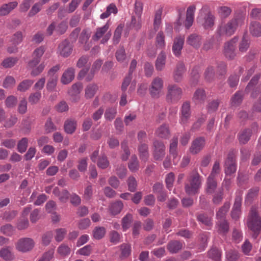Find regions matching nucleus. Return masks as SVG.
<instances>
[{
  "mask_svg": "<svg viewBox=\"0 0 261 261\" xmlns=\"http://www.w3.org/2000/svg\"><path fill=\"white\" fill-rule=\"evenodd\" d=\"M67 232L65 228H58L55 230V239L56 241L60 242L63 240Z\"/></svg>",
  "mask_w": 261,
  "mask_h": 261,
  "instance_id": "nucleus-49",
  "label": "nucleus"
},
{
  "mask_svg": "<svg viewBox=\"0 0 261 261\" xmlns=\"http://www.w3.org/2000/svg\"><path fill=\"white\" fill-rule=\"evenodd\" d=\"M152 154L155 161H162L165 155L166 147L162 141L154 140L153 142Z\"/></svg>",
  "mask_w": 261,
  "mask_h": 261,
  "instance_id": "nucleus-8",
  "label": "nucleus"
},
{
  "mask_svg": "<svg viewBox=\"0 0 261 261\" xmlns=\"http://www.w3.org/2000/svg\"><path fill=\"white\" fill-rule=\"evenodd\" d=\"M247 227L253 232L252 237L256 239L261 230V217L256 206H251L247 219Z\"/></svg>",
  "mask_w": 261,
  "mask_h": 261,
  "instance_id": "nucleus-1",
  "label": "nucleus"
},
{
  "mask_svg": "<svg viewBox=\"0 0 261 261\" xmlns=\"http://www.w3.org/2000/svg\"><path fill=\"white\" fill-rule=\"evenodd\" d=\"M205 144V138L203 137H198L192 141L189 151L192 154H196L203 149Z\"/></svg>",
  "mask_w": 261,
  "mask_h": 261,
  "instance_id": "nucleus-13",
  "label": "nucleus"
},
{
  "mask_svg": "<svg viewBox=\"0 0 261 261\" xmlns=\"http://www.w3.org/2000/svg\"><path fill=\"white\" fill-rule=\"evenodd\" d=\"M28 145V139L27 138H22L18 143L17 150L20 153L24 152Z\"/></svg>",
  "mask_w": 261,
  "mask_h": 261,
  "instance_id": "nucleus-55",
  "label": "nucleus"
},
{
  "mask_svg": "<svg viewBox=\"0 0 261 261\" xmlns=\"http://www.w3.org/2000/svg\"><path fill=\"white\" fill-rule=\"evenodd\" d=\"M252 131L249 128H245L241 130L238 134V137L241 144H246L250 139Z\"/></svg>",
  "mask_w": 261,
  "mask_h": 261,
  "instance_id": "nucleus-27",
  "label": "nucleus"
},
{
  "mask_svg": "<svg viewBox=\"0 0 261 261\" xmlns=\"http://www.w3.org/2000/svg\"><path fill=\"white\" fill-rule=\"evenodd\" d=\"M116 113V109L114 108H109L106 110L105 113V118L108 120L111 121L115 117Z\"/></svg>",
  "mask_w": 261,
  "mask_h": 261,
  "instance_id": "nucleus-64",
  "label": "nucleus"
},
{
  "mask_svg": "<svg viewBox=\"0 0 261 261\" xmlns=\"http://www.w3.org/2000/svg\"><path fill=\"white\" fill-rule=\"evenodd\" d=\"M186 71L185 65L182 63H179L174 72L173 79L175 82H180L183 77V74Z\"/></svg>",
  "mask_w": 261,
  "mask_h": 261,
  "instance_id": "nucleus-22",
  "label": "nucleus"
},
{
  "mask_svg": "<svg viewBox=\"0 0 261 261\" xmlns=\"http://www.w3.org/2000/svg\"><path fill=\"white\" fill-rule=\"evenodd\" d=\"M109 28V24L108 22L103 27L97 28L95 34L92 36V39L98 41L108 31Z\"/></svg>",
  "mask_w": 261,
  "mask_h": 261,
  "instance_id": "nucleus-36",
  "label": "nucleus"
},
{
  "mask_svg": "<svg viewBox=\"0 0 261 261\" xmlns=\"http://www.w3.org/2000/svg\"><path fill=\"white\" fill-rule=\"evenodd\" d=\"M182 243L177 240H173L169 242L167 245V249L172 253H177L182 248Z\"/></svg>",
  "mask_w": 261,
  "mask_h": 261,
  "instance_id": "nucleus-31",
  "label": "nucleus"
},
{
  "mask_svg": "<svg viewBox=\"0 0 261 261\" xmlns=\"http://www.w3.org/2000/svg\"><path fill=\"white\" fill-rule=\"evenodd\" d=\"M197 220L206 226L212 225V218L205 214H200L197 216Z\"/></svg>",
  "mask_w": 261,
  "mask_h": 261,
  "instance_id": "nucleus-51",
  "label": "nucleus"
},
{
  "mask_svg": "<svg viewBox=\"0 0 261 261\" xmlns=\"http://www.w3.org/2000/svg\"><path fill=\"white\" fill-rule=\"evenodd\" d=\"M216 178L208 176L206 181V192L212 194L214 192L217 187Z\"/></svg>",
  "mask_w": 261,
  "mask_h": 261,
  "instance_id": "nucleus-34",
  "label": "nucleus"
},
{
  "mask_svg": "<svg viewBox=\"0 0 261 261\" xmlns=\"http://www.w3.org/2000/svg\"><path fill=\"white\" fill-rule=\"evenodd\" d=\"M177 143H178L177 137H173V138L171 139V142L170 144L169 152H170V153L173 156V163L175 165H176L177 164V163L178 161V158H177Z\"/></svg>",
  "mask_w": 261,
  "mask_h": 261,
  "instance_id": "nucleus-21",
  "label": "nucleus"
},
{
  "mask_svg": "<svg viewBox=\"0 0 261 261\" xmlns=\"http://www.w3.org/2000/svg\"><path fill=\"white\" fill-rule=\"evenodd\" d=\"M242 191H238L236 193L234 202L231 212V216L232 219L238 220L241 214V205L242 200Z\"/></svg>",
  "mask_w": 261,
  "mask_h": 261,
  "instance_id": "nucleus-9",
  "label": "nucleus"
},
{
  "mask_svg": "<svg viewBox=\"0 0 261 261\" xmlns=\"http://www.w3.org/2000/svg\"><path fill=\"white\" fill-rule=\"evenodd\" d=\"M202 15V13H200V15L197 17V21L205 29L210 28L214 25L215 17L211 13H207L203 19L201 18Z\"/></svg>",
  "mask_w": 261,
  "mask_h": 261,
  "instance_id": "nucleus-15",
  "label": "nucleus"
},
{
  "mask_svg": "<svg viewBox=\"0 0 261 261\" xmlns=\"http://www.w3.org/2000/svg\"><path fill=\"white\" fill-rule=\"evenodd\" d=\"M73 50L72 45L67 40H64L58 46V52L64 58L69 57Z\"/></svg>",
  "mask_w": 261,
  "mask_h": 261,
  "instance_id": "nucleus-14",
  "label": "nucleus"
},
{
  "mask_svg": "<svg viewBox=\"0 0 261 261\" xmlns=\"http://www.w3.org/2000/svg\"><path fill=\"white\" fill-rule=\"evenodd\" d=\"M98 87L96 85L89 84L85 88V96L87 99L92 98L96 93Z\"/></svg>",
  "mask_w": 261,
  "mask_h": 261,
  "instance_id": "nucleus-38",
  "label": "nucleus"
},
{
  "mask_svg": "<svg viewBox=\"0 0 261 261\" xmlns=\"http://www.w3.org/2000/svg\"><path fill=\"white\" fill-rule=\"evenodd\" d=\"M162 14V8H160L156 10L154 19L153 26L155 31L159 29L160 25L161 22V16Z\"/></svg>",
  "mask_w": 261,
  "mask_h": 261,
  "instance_id": "nucleus-50",
  "label": "nucleus"
},
{
  "mask_svg": "<svg viewBox=\"0 0 261 261\" xmlns=\"http://www.w3.org/2000/svg\"><path fill=\"white\" fill-rule=\"evenodd\" d=\"M127 169L123 164H119L116 168V174L120 178H123L126 176Z\"/></svg>",
  "mask_w": 261,
  "mask_h": 261,
  "instance_id": "nucleus-56",
  "label": "nucleus"
},
{
  "mask_svg": "<svg viewBox=\"0 0 261 261\" xmlns=\"http://www.w3.org/2000/svg\"><path fill=\"white\" fill-rule=\"evenodd\" d=\"M208 258L215 261H219L221 259V252L216 248H212L208 252Z\"/></svg>",
  "mask_w": 261,
  "mask_h": 261,
  "instance_id": "nucleus-48",
  "label": "nucleus"
},
{
  "mask_svg": "<svg viewBox=\"0 0 261 261\" xmlns=\"http://www.w3.org/2000/svg\"><path fill=\"white\" fill-rule=\"evenodd\" d=\"M238 24L237 19H232L224 25L220 27L218 29V33L220 36H231L236 31Z\"/></svg>",
  "mask_w": 261,
  "mask_h": 261,
  "instance_id": "nucleus-7",
  "label": "nucleus"
},
{
  "mask_svg": "<svg viewBox=\"0 0 261 261\" xmlns=\"http://www.w3.org/2000/svg\"><path fill=\"white\" fill-rule=\"evenodd\" d=\"M23 40V34L21 31H17L13 34L10 41L13 44L17 45L20 43Z\"/></svg>",
  "mask_w": 261,
  "mask_h": 261,
  "instance_id": "nucleus-53",
  "label": "nucleus"
},
{
  "mask_svg": "<svg viewBox=\"0 0 261 261\" xmlns=\"http://www.w3.org/2000/svg\"><path fill=\"white\" fill-rule=\"evenodd\" d=\"M188 182L185 185V190L189 195L198 193L201 186L200 176L196 171H192L188 178Z\"/></svg>",
  "mask_w": 261,
  "mask_h": 261,
  "instance_id": "nucleus-2",
  "label": "nucleus"
},
{
  "mask_svg": "<svg viewBox=\"0 0 261 261\" xmlns=\"http://www.w3.org/2000/svg\"><path fill=\"white\" fill-rule=\"evenodd\" d=\"M58 82V76L57 75H51L49 77L46 84V89L49 91H53L56 88Z\"/></svg>",
  "mask_w": 261,
  "mask_h": 261,
  "instance_id": "nucleus-44",
  "label": "nucleus"
},
{
  "mask_svg": "<svg viewBox=\"0 0 261 261\" xmlns=\"http://www.w3.org/2000/svg\"><path fill=\"white\" fill-rule=\"evenodd\" d=\"M34 81L31 80H25L20 82L17 86V90L24 92L27 91L31 87L33 84Z\"/></svg>",
  "mask_w": 261,
  "mask_h": 261,
  "instance_id": "nucleus-42",
  "label": "nucleus"
},
{
  "mask_svg": "<svg viewBox=\"0 0 261 261\" xmlns=\"http://www.w3.org/2000/svg\"><path fill=\"white\" fill-rule=\"evenodd\" d=\"M0 257L5 260H13L15 259L14 253L10 246H6L0 250Z\"/></svg>",
  "mask_w": 261,
  "mask_h": 261,
  "instance_id": "nucleus-20",
  "label": "nucleus"
},
{
  "mask_svg": "<svg viewBox=\"0 0 261 261\" xmlns=\"http://www.w3.org/2000/svg\"><path fill=\"white\" fill-rule=\"evenodd\" d=\"M120 248L121 251V259H124L130 254L131 247L129 244H123L120 246Z\"/></svg>",
  "mask_w": 261,
  "mask_h": 261,
  "instance_id": "nucleus-57",
  "label": "nucleus"
},
{
  "mask_svg": "<svg viewBox=\"0 0 261 261\" xmlns=\"http://www.w3.org/2000/svg\"><path fill=\"white\" fill-rule=\"evenodd\" d=\"M259 192L258 187H254L249 190L245 199V204H250L257 196Z\"/></svg>",
  "mask_w": 261,
  "mask_h": 261,
  "instance_id": "nucleus-30",
  "label": "nucleus"
},
{
  "mask_svg": "<svg viewBox=\"0 0 261 261\" xmlns=\"http://www.w3.org/2000/svg\"><path fill=\"white\" fill-rule=\"evenodd\" d=\"M249 31L254 37L261 36V24L257 21H253L250 23Z\"/></svg>",
  "mask_w": 261,
  "mask_h": 261,
  "instance_id": "nucleus-32",
  "label": "nucleus"
},
{
  "mask_svg": "<svg viewBox=\"0 0 261 261\" xmlns=\"http://www.w3.org/2000/svg\"><path fill=\"white\" fill-rule=\"evenodd\" d=\"M128 167L132 172H136L139 170V163L136 155L134 154L131 156L128 164Z\"/></svg>",
  "mask_w": 261,
  "mask_h": 261,
  "instance_id": "nucleus-40",
  "label": "nucleus"
},
{
  "mask_svg": "<svg viewBox=\"0 0 261 261\" xmlns=\"http://www.w3.org/2000/svg\"><path fill=\"white\" fill-rule=\"evenodd\" d=\"M35 246L34 241L30 238H22L15 244L16 249L21 252L25 253L31 251Z\"/></svg>",
  "mask_w": 261,
  "mask_h": 261,
  "instance_id": "nucleus-6",
  "label": "nucleus"
},
{
  "mask_svg": "<svg viewBox=\"0 0 261 261\" xmlns=\"http://www.w3.org/2000/svg\"><path fill=\"white\" fill-rule=\"evenodd\" d=\"M166 55L164 51H161L158 55L155 63V69L157 71H162L165 67Z\"/></svg>",
  "mask_w": 261,
  "mask_h": 261,
  "instance_id": "nucleus-24",
  "label": "nucleus"
},
{
  "mask_svg": "<svg viewBox=\"0 0 261 261\" xmlns=\"http://www.w3.org/2000/svg\"><path fill=\"white\" fill-rule=\"evenodd\" d=\"M184 42V36H178L174 39L172 46V51L175 56L178 57L180 55Z\"/></svg>",
  "mask_w": 261,
  "mask_h": 261,
  "instance_id": "nucleus-16",
  "label": "nucleus"
},
{
  "mask_svg": "<svg viewBox=\"0 0 261 261\" xmlns=\"http://www.w3.org/2000/svg\"><path fill=\"white\" fill-rule=\"evenodd\" d=\"M243 94L241 91L237 92L231 99V106L237 107L241 104L243 100Z\"/></svg>",
  "mask_w": 261,
  "mask_h": 261,
  "instance_id": "nucleus-47",
  "label": "nucleus"
},
{
  "mask_svg": "<svg viewBox=\"0 0 261 261\" xmlns=\"http://www.w3.org/2000/svg\"><path fill=\"white\" fill-rule=\"evenodd\" d=\"M124 205L121 200H117L110 204L108 207V212L110 214L114 217L121 213Z\"/></svg>",
  "mask_w": 261,
  "mask_h": 261,
  "instance_id": "nucleus-17",
  "label": "nucleus"
},
{
  "mask_svg": "<svg viewBox=\"0 0 261 261\" xmlns=\"http://www.w3.org/2000/svg\"><path fill=\"white\" fill-rule=\"evenodd\" d=\"M75 69L73 67L68 68L63 73L61 82L63 84H69L74 78Z\"/></svg>",
  "mask_w": 261,
  "mask_h": 261,
  "instance_id": "nucleus-19",
  "label": "nucleus"
},
{
  "mask_svg": "<svg viewBox=\"0 0 261 261\" xmlns=\"http://www.w3.org/2000/svg\"><path fill=\"white\" fill-rule=\"evenodd\" d=\"M201 37L195 34L190 35L187 39L188 44L195 48H198L201 45Z\"/></svg>",
  "mask_w": 261,
  "mask_h": 261,
  "instance_id": "nucleus-28",
  "label": "nucleus"
},
{
  "mask_svg": "<svg viewBox=\"0 0 261 261\" xmlns=\"http://www.w3.org/2000/svg\"><path fill=\"white\" fill-rule=\"evenodd\" d=\"M155 133L158 137L163 139H167L170 135L169 126L166 124H163L158 127Z\"/></svg>",
  "mask_w": 261,
  "mask_h": 261,
  "instance_id": "nucleus-25",
  "label": "nucleus"
},
{
  "mask_svg": "<svg viewBox=\"0 0 261 261\" xmlns=\"http://www.w3.org/2000/svg\"><path fill=\"white\" fill-rule=\"evenodd\" d=\"M166 95L167 100L171 103L177 102L182 97V90L181 88L175 84L168 85Z\"/></svg>",
  "mask_w": 261,
  "mask_h": 261,
  "instance_id": "nucleus-4",
  "label": "nucleus"
},
{
  "mask_svg": "<svg viewBox=\"0 0 261 261\" xmlns=\"http://www.w3.org/2000/svg\"><path fill=\"white\" fill-rule=\"evenodd\" d=\"M133 222V215L131 214L127 213L124 216L121 220V225L124 231L128 229Z\"/></svg>",
  "mask_w": 261,
  "mask_h": 261,
  "instance_id": "nucleus-39",
  "label": "nucleus"
},
{
  "mask_svg": "<svg viewBox=\"0 0 261 261\" xmlns=\"http://www.w3.org/2000/svg\"><path fill=\"white\" fill-rule=\"evenodd\" d=\"M41 97V94L40 91H36L31 93L29 97V101L32 105H34L39 102Z\"/></svg>",
  "mask_w": 261,
  "mask_h": 261,
  "instance_id": "nucleus-60",
  "label": "nucleus"
},
{
  "mask_svg": "<svg viewBox=\"0 0 261 261\" xmlns=\"http://www.w3.org/2000/svg\"><path fill=\"white\" fill-rule=\"evenodd\" d=\"M82 85L81 83L74 84L68 90V93L71 96L73 97L75 99H79L77 95L82 91Z\"/></svg>",
  "mask_w": 261,
  "mask_h": 261,
  "instance_id": "nucleus-35",
  "label": "nucleus"
},
{
  "mask_svg": "<svg viewBox=\"0 0 261 261\" xmlns=\"http://www.w3.org/2000/svg\"><path fill=\"white\" fill-rule=\"evenodd\" d=\"M230 203L225 202L224 205L221 206L216 213V218L219 220H224L225 217L230 208Z\"/></svg>",
  "mask_w": 261,
  "mask_h": 261,
  "instance_id": "nucleus-37",
  "label": "nucleus"
},
{
  "mask_svg": "<svg viewBox=\"0 0 261 261\" xmlns=\"http://www.w3.org/2000/svg\"><path fill=\"white\" fill-rule=\"evenodd\" d=\"M191 115V106L189 101L184 102L180 109L179 122L181 124H187Z\"/></svg>",
  "mask_w": 261,
  "mask_h": 261,
  "instance_id": "nucleus-11",
  "label": "nucleus"
},
{
  "mask_svg": "<svg viewBox=\"0 0 261 261\" xmlns=\"http://www.w3.org/2000/svg\"><path fill=\"white\" fill-rule=\"evenodd\" d=\"M259 79V75H254L245 88V92L250 93V96L253 98L258 97V99H261V85L256 86Z\"/></svg>",
  "mask_w": 261,
  "mask_h": 261,
  "instance_id": "nucleus-3",
  "label": "nucleus"
},
{
  "mask_svg": "<svg viewBox=\"0 0 261 261\" xmlns=\"http://www.w3.org/2000/svg\"><path fill=\"white\" fill-rule=\"evenodd\" d=\"M117 60L119 62H123L126 59L125 51L123 47H120L115 53Z\"/></svg>",
  "mask_w": 261,
  "mask_h": 261,
  "instance_id": "nucleus-62",
  "label": "nucleus"
},
{
  "mask_svg": "<svg viewBox=\"0 0 261 261\" xmlns=\"http://www.w3.org/2000/svg\"><path fill=\"white\" fill-rule=\"evenodd\" d=\"M121 146L123 151V153L121 155V159L124 161H126L128 160L129 156L130 155V152L128 146L127 141L124 140L123 142H122Z\"/></svg>",
  "mask_w": 261,
  "mask_h": 261,
  "instance_id": "nucleus-41",
  "label": "nucleus"
},
{
  "mask_svg": "<svg viewBox=\"0 0 261 261\" xmlns=\"http://www.w3.org/2000/svg\"><path fill=\"white\" fill-rule=\"evenodd\" d=\"M18 3L17 1H13L3 4L0 7V16H4L9 14L13 10L17 7Z\"/></svg>",
  "mask_w": 261,
  "mask_h": 261,
  "instance_id": "nucleus-18",
  "label": "nucleus"
},
{
  "mask_svg": "<svg viewBox=\"0 0 261 261\" xmlns=\"http://www.w3.org/2000/svg\"><path fill=\"white\" fill-rule=\"evenodd\" d=\"M106 232V230L104 227H96L93 230V236L95 239L100 240L104 237Z\"/></svg>",
  "mask_w": 261,
  "mask_h": 261,
  "instance_id": "nucleus-45",
  "label": "nucleus"
},
{
  "mask_svg": "<svg viewBox=\"0 0 261 261\" xmlns=\"http://www.w3.org/2000/svg\"><path fill=\"white\" fill-rule=\"evenodd\" d=\"M250 46V41L245 35L243 36L239 44V50L244 53L247 51Z\"/></svg>",
  "mask_w": 261,
  "mask_h": 261,
  "instance_id": "nucleus-43",
  "label": "nucleus"
},
{
  "mask_svg": "<svg viewBox=\"0 0 261 261\" xmlns=\"http://www.w3.org/2000/svg\"><path fill=\"white\" fill-rule=\"evenodd\" d=\"M128 190L131 192H134L137 188V181L136 178L133 176H129L127 180Z\"/></svg>",
  "mask_w": 261,
  "mask_h": 261,
  "instance_id": "nucleus-52",
  "label": "nucleus"
},
{
  "mask_svg": "<svg viewBox=\"0 0 261 261\" xmlns=\"http://www.w3.org/2000/svg\"><path fill=\"white\" fill-rule=\"evenodd\" d=\"M238 39L234 37L225 44L224 54L227 58L232 59L236 56V43Z\"/></svg>",
  "mask_w": 261,
  "mask_h": 261,
  "instance_id": "nucleus-12",
  "label": "nucleus"
},
{
  "mask_svg": "<svg viewBox=\"0 0 261 261\" xmlns=\"http://www.w3.org/2000/svg\"><path fill=\"white\" fill-rule=\"evenodd\" d=\"M217 231L219 234L224 235L229 231V224L225 220H219L216 224Z\"/></svg>",
  "mask_w": 261,
  "mask_h": 261,
  "instance_id": "nucleus-26",
  "label": "nucleus"
},
{
  "mask_svg": "<svg viewBox=\"0 0 261 261\" xmlns=\"http://www.w3.org/2000/svg\"><path fill=\"white\" fill-rule=\"evenodd\" d=\"M237 171L236 157L232 153H229L224 164V171L227 176L234 174Z\"/></svg>",
  "mask_w": 261,
  "mask_h": 261,
  "instance_id": "nucleus-10",
  "label": "nucleus"
},
{
  "mask_svg": "<svg viewBox=\"0 0 261 261\" xmlns=\"http://www.w3.org/2000/svg\"><path fill=\"white\" fill-rule=\"evenodd\" d=\"M29 225V222L27 218L20 217L17 221V228L19 230L27 229Z\"/></svg>",
  "mask_w": 261,
  "mask_h": 261,
  "instance_id": "nucleus-54",
  "label": "nucleus"
},
{
  "mask_svg": "<svg viewBox=\"0 0 261 261\" xmlns=\"http://www.w3.org/2000/svg\"><path fill=\"white\" fill-rule=\"evenodd\" d=\"M164 87V81L159 77L156 76L152 80L149 87V93L152 97L158 98L162 94Z\"/></svg>",
  "mask_w": 261,
  "mask_h": 261,
  "instance_id": "nucleus-5",
  "label": "nucleus"
},
{
  "mask_svg": "<svg viewBox=\"0 0 261 261\" xmlns=\"http://www.w3.org/2000/svg\"><path fill=\"white\" fill-rule=\"evenodd\" d=\"M123 28V26L120 24L115 30L113 38L114 44H118L119 43L121 38Z\"/></svg>",
  "mask_w": 261,
  "mask_h": 261,
  "instance_id": "nucleus-61",
  "label": "nucleus"
},
{
  "mask_svg": "<svg viewBox=\"0 0 261 261\" xmlns=\"http://www.w3.org/2000/svg\"><path fill=\"white\" fill-rule=\"evenodd\" d=\"M206 94L203 89H198L195 92L193 100L196 103H202L206 99Z\"/></svg>",
  "mask_w": 261,
  "mask_h": 261,
  "instance_id": "nucleus-33",
  "label": "nucleus"
},
{
  "mask_svg": "<svg viewBox=\"0 0 261 261\" xmlns=\"http://www.w3.org/2000/svg\"><path fill=\"white\" fill-rule=\"evenodd\" d=\"M77 122L74 119H69L65 121L64 128L65 132L69 134H73L76 128Z\"/></svg>",
  "mask_w": 261,
  "mask_h": 261,
  "instance_id": "nucleus-29",
  "label": "nucleus"
},
{
  "mask_svg": "<svg viewBox=\"0 0 261 261\" xmlns=\"http://www.w3.org/2000/svg\"><path fill=\"white\" fill-rule=\"evenodd\" d=\"M138 150L140 160L144 162L147 161L149 156L148 145L146 143L139 144Z\"/></svg>",
  "mask_w": 261,
  "mask_h": 261,
  "instance_id": "nucleus-23",
  "label": "nucleus"
},
{
  "mask_svg": "<svg viewBox=\"0 0 261 261\" xmlns=\"http://www.w3.org/2000/svg\"><path fill=\"white\" fill-rule=\"evenodd\" d=\"M175 180V175L173 172H170L168 173L165 178V182L167 188L171 190L173 185V182Z\"/></svg>",
  "mask_w": 261,
  "mask_h": 261,
  "instance_id": "nucleus-59",
  "label": "nucleus"
},
{
  "mask_svg": "<svg viewBox=\"0 0 261 261\" xmlns=\"http://www.w3.org/2000/svg\"><path fill=\"white\" fill-rule=\"evenodd\" d=\"M18 60L16 57H9L4 60L1 65L5 68H11L17 63Z\"/></svg>",
  "mask_w": 261,
  "mask_h": 261,
  "instance_id": "nucleus-46",
  "label": "nucleus"
},
{
  "mask_svg": "<svg viewBox=\"0 0 261 261\" xmlns=\"http://www.w3.org/2000/svg\"><path fill=\"white\" fill-rule=\"evenodd\" d=\"M57 252L61 256H66L70 254V249L67 245L62 244L58 248Z\"/></svg>",
  "mask_w": 261,
  "mask_h": 261,
  "instance_id": "nucleus-58",
  "label": "nucleus"
},
{
  "mask_svg": "<svg viewBox=\"0 0 261 261\" xmlns=\"http://www.w3.org/2000/svg\"><path fill=\"white\" fill-rule=\"evenodd\" d=\"M97 164L99 168L104 169L109 166V162L106 155H102L98 158Z\"/></svg>",
  "mask_w": 261,
  "mask_h": 261,
  "instance_id": "nucleus-63",
  "label": "nucleus"
}]
</instances>
